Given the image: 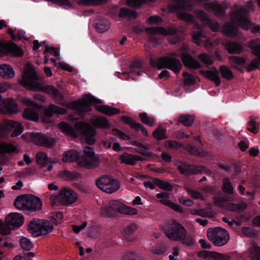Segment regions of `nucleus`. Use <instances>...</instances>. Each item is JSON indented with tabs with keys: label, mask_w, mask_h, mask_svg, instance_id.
<instances>
[{
	"label": "nucleus",
	"mask_w": 260,
	"mask_h": 260,
	"mask_svg": "<svg viewBox=\"0 0 260 260\" xmlns=\"http://www.w3.org/2000/svg\"><path fill=\"white\" fill-rule=\"evenodd\" d=\"M187 47L183 46L178 52H174L167 57H160L155 62L154 66L160 70L167 68L174 73H178L182 66L180 61L176 57L181 56L184 65L191 69H198L202 67L201 63L187 54Z\"/></svg>",
	"instance_id": "obj_1"
},
{
	"label": "nucleus",
	"mask_w": 260,
	"mask_h": 260,
	"mask_svg": "<svg viewBox=\"0 0 260 260\" xmlns=\"http://www.w3.org/2000/svg\"><path fill=\"white\" fill-rule=\"evenodd\" d=\"M194 3L200 4L206 10L212 11L217 16L222 15L224 13V9L221 5L216 1L211 2V0H177L173 10L177 13L179 19L187 23H191L194 20L193 16L184 11L191 10Z\"/></svg>",
	"instance_id": "obj_2"
},
{
	"label": "nucleus",
	"mask_w": 260,
	"mask_h": 260,
	"mask_svg": "<svg viewBox=\"0 0 260 260\" xmlns=\"http://www.w3.org/2000/svg\"><path fill=\"white\" fill-rule=\"evenodd\" d=\"M253 7L252 2H250L247 6H235L231 14L233 24L225 23L222 27V34L230 37H236L238 34L237 27L236 25H238L244 29H248L250 26L248 17L249 10L252 9Z\"/></svg>",
	"instance_id": "obj_3"
},
{
	"label": "nucleus",
	"mask_w": 260,
	"mask_h": 260,
	"mask_svg": "<svg viewBox=\"0 0 260 260\" xmlns=\"http://www.w3.org/2000/svg\"><path fill=\"white\" fill-rule=\"evenodd\" d=\"M101 103L102 102L101 100L94 98L90 94H87L84 95L78 101L69 104L68 107L79 111L87 112L90 110V105H93L99 112L107 115L112 116L120 112L119 109L112 108L105 105H100Z\"/></svg>",
	"instance_id": "obj_4"
},
{
	"label": "nucleus",
	"mask_w": 260,
	"mask_h": 260,
	"mask_svg": "<svg viewBox=\"0 0 260 260\" xmlns=\"http://www.w3.org/2000/svg\"><path fill=\"white\" fill-rule=\"evenodd\" d=\"M58 127L60 130L65 135L76 138L78 135H82L86 142L89 144H92L95 142L94 136L96 134L95 129L90 125L79 122L75 124L74 129L72 126L64 122L59 123Z\"/></svg>",
	"instance_id": "obj_5"
},
{
	"label": "nucleus",
	"mask_w": 260,
	"mask_h": 260,
	"mask_svg": "<svg viewBox=\"0 0 260 260\" xmlns=\"http://www.w3.org/2000/svg\"><path fill=\"white\" fill-rule=\"evenodd\" d=\"M24 217L22 214L12 212L9 213L6 217L4 224L0 220V233L3 235H8L11 231L17 230L23 223Z\"/></svg>",
	"instance_id": "obj_6"
},
{
	"label": "nucleus",
	"mask_w": 260,
	"mask_h": 260,
	"mask_svg": "<svg viewBox=\"0 0 260 260\" xmlns=\"http://www.w3.org/2000/svg\"><path fill=\"white\" fill-rule=\"evenodd\" d=\"M164 231L166 236L172 241H183L186 236L184 228L176 222L168 224L164 228Z\"/></svg>",
	"instance_id": "obj_7"
},
{
	"label": "nucleus",
	"mask_w": 260,
	"mask_h": 260,
	"mask_svg": "<svg viewBox=\"0 0 260 260\" xmlns=\"http://www.w3.org/2000/svg\"><path fill=\"white\" fill-rule=\"evenodd\" d=\"M208 239L217 246H221L228 243L230 237L228 232L220 228H211L207 232Z\"/></svg>",
	"instance_id": "obj_8"
},
{
	"label": "nucleus",
	"mask_w": 260,
	"mask_h": 260,
	"mask_svg": "<svg viewBox=\"0 0 260 260\" xmlns=\"http://www.w3.org/2000/svg\"><path fill=\"white\" fill-rule=\"evenodd\" d=\"M77 199L76 193L69 188H63L57 196H52L51 198V204L56 205L58 202L63 205H70Z\"/></svg>",
	"instance_id": "obj_9"
},
{
	"label": "nucleus",
	"mask_w": 260,
	"mask_h": 260,
	"mask_svg": "<svg viewBox=\"0 0 260 260\" xmlns=\"http://www.w3.org/2000/svg\"><path fill=\"white\" fill-rule=\"evenodd\" d=\"M37 80V75L34 72V91H41L49 94L56 100L62 101V95L55 87L51 85H45Z\"/></svg>",
	"instance_id": "obj_10"
},
{
	"label": "nucleus",
	"mask_w": 260,
	"mask_h": 260,
	"mask_svg": "<svg viewBox=\"0 0 260 260\" xmlns=\"http://www.w3.org/2000/svg\"><path fill=\"white\" fill-rule=\"evenodd\" d=\"M97 187L107 193H112L120 187L119 182L113 178L105 176L99 178L96 182Z\"/></svg>",
	"instance_id": "obj_11"
},
{
	"label": "nucleus",
	"mask_w": 260,
	"mask_h": 260,
	"mask_svg": "<svg viewBox=\"0 0 260 260\" xmlns=\"http://www.w3.org/2000/svg\"><path fill=\"white\" fill-rule=\"evenodd\" d=\"M53 229L52 224L47 220L34 218V237L48 234Z\"/></svg>",
	"instance_id": "obj_12"
},
{
	"label": "nucleus",
	"mask_w": 260,
	"mask_h": 260,
	"mask_svg": "<svg viewBox=\"0 0 260 260\" xmlns=\"http://www.w3.org/2000/svg\"><path fill=\"white\" fill-rule=\"evenodd\" d=\"M147 32L150 34H160L162 36H173L176 32V28L171 26L165 29L163 27H150L146 29ZM169 42L175 44L178 42L180 38L177 36H171L168 39Z\"/></svg>",
	"instance_id": "obj_13"
},
{
	"label": "nucleus",
	"mask_w": 260,
	"mask_h": 260,
	"mask_svg": "<svg viewBox=\"0 0 260 260\" xmlns=\"http://www.w3.org/2000/svg\"><path fill=\"white\" fill-rule=\"evenodd\" d=\"M11 54L13 56H21L23 54L22 49L13 42L0 43V56Z\"/></svg>",
	"instance_id": "obj_14"
},
{
	"label": "nucleus",
	"mask_w": 260,
	"mask_h": 260,
	"mask_svg": "<svg viewBox=\"0 0 260 260\" xmlns=\"http://www.w3.org/2000/svg\"><path fill=\"white\" fill-rule=\"evenodd\" d=\"M14 205L18 210L32 211V194H22L18 196L15 200Z\"/></svg>",
	"instance_id": "obj_15"
},
{
	"label": "nucleus",
	"mask_w": 260,
	"mask_h": 260,
	"mask_svg": "<svg viewBox=\"0 0 260 260\" xmlns=\"http://www.w3.org/2000/svg\"><path fill=\"white\" fill-rule=\"evenodd\" d=\"M2 129L7 133L12 132V137L18 136L23 132V127L20 123L10 120H6Z\"/></svg>",
	"instance_id": "obj_16"
},
{
	"label": "nucleus",
	"mask_w": 260,
	"mask_h": 260,
	"mask_svg": "<svg viewBox=\"0 0 260 260\" xmlns=\"http://www.w3.org/2000/svg\"><path fill=\"white\" fill-rule=\"evenodd\" d=\"M156 197L160 199L159 201L162 204L169 206L176 212H183V209L180 205L170 200V193L161 192L156 194Z\"/></svg>",
	"instance_id": "obj_17"
},
{
	"label": "nucleus",
	"mask_w": 260,
	"mask_h": 260,
	"mask_svg": "<svg viewBox=\"0 0 260 260\" xmlns=\"http://www.w3.org/2000/svg\"><path fill=\"white\" fill-rule=\"evenodd\" d=\"M18 83L25 89L32 90V66H29L28 70L24 71Z\"/></svg>",
	"instance_id": "obj_18"
},
{
	"label": "nucleus",
	"mask_w": 260,
	"mask_h": 260,
	"mask_svg": "<svg viewBox=\"0 0 260 260\" xmlns=\"http://www.w3.org/2000/svg\"><path fill=\"white\" fill-rule=\"evenodd\" d=\"M198 255L200 257L207 260H231V257L229 255L207 250L199 252Z\"/></svg>",
	"instance_id": "obj_19"
},
{
	"label": "nucleus",
	"mask_w": 260,
	"mask_h": 260,
	"mask_svg": "<svg viewBox=\"0 0 260 260\" xmlns=\"http://www.w3.org/2000/svg\"><path fill=\"white\" fill-rule=\"evenodd\" d=\"M196 16L200 19L204 24L208 25L212 31H217L220 29V26L218 23L215 20H210L207 14L201 10L197 11Z\"/></svg>",
	"instance_id": "obj_20"
},
{
	"label": "nucleus",
	"mask_w": 260,
	"mask_h": 260,
	"mask_svg": "<svg viewBox=\"0 0 260 260\" xmlns=\"http://www.w3.org/2000/svg\"><path fill=\"white\" fill-rule=\"evenodd\" d=\"M56 141L54 138L46 136L41 134H34V144L38 145H44L47 147H51Z\"/></svg>",
	"instance_id": "obj_21"
},
{
	"label": "nucleus",
	"mask_w": 260,
	"mask_h": 260,
	"mask_svg": "<svg viewBox=\"0 0 260 260\" xmlns=\"http://www.w3.org/2000/svg\"><path fill=\"white\" fill-rule=\"evenodd\" d=\"M178 169L181 174L188 175L202 172L204 168L203 167H195L186 163H183L178 167Z\"/></svg>",
	"instance_id": "obj_22"
},
{
	"label": "nucleus",
	"mask_w": 260,
	"mask_h": 260,
	"mask_svg": "<svg viewBox=\"0 0 260 260\" xmlns=\"http://www.w3.org/2000/svg\"><path fill=\"white\" fill-rule=\"evenodd\" d=\"M100 164L98 156H94L87 158H83L80 161V166L86 169H94Z\"/></svg>",
	"instance_id": "obj_23"
},
{
	"label": "nucleus",
	"mask_w": 260,
	"mask_h": 260,
	"mask_svg": "<svg viewBox=\"0 0 260 260\" xmlns=\"http://www.w3.org/2000/svg\"><path fill=\"white\" fill-rule=\"evenodd\" d=\"M197 30H194L192 34V38L193 42L198 45L204 44L207 46L208 44L209 40L202 34V30L200 27L197 26Z\"/></svg>",
	"instance_id": "obj_24"
},
{
	"label": "nucleus",
	"mask_w": 260,
	"mask_h": 260,
	"mask_svg": "<svg viewBox=\"0 0 260 260\" xmlns=\"http://www.w3.org/2000/svg\"><path fill=\"white\" fill-rule=\"evenodd\" d=\"M200 72L205 77L213 81L216 86H218L220 85L221 81L218 76V72L216 69L214 68L211 70H207L206 71H201Z\"/></svg>",
	"instance_id": "obj_25"
},
{
	"label": "nucleus",
	"mask_w": 260,
	"mask_h": 260,
	"mask_svg": "<svg viewBox=\"0 0 260 260\" xmlns=\"http://www.w3.org/2000/svg\"><path fill=\"white\" fill-rule=\"evenodd\" d=\"M119 160L122 163L128 165H135L137 161L141 160L142 159L139 156L125 153L119 156Z\"/></svg>",
	"instance_id": "obj_26"
},
{
	"label": "nucleus",
	"mask_w": 260,
	"mask_h": 260,
	"mask_svg": "<svg viewBox=\"0 0 260 260\" xmlns=\"http://www.w3.org/2000/svg\"><path fill=\"white\" fill-rule=\"evenodd\" d=\"M0 75L5 79H11L14 77L15 72L10 65L3 64L0 65Z\"/></svg>",
	"instance_id": "obj_27"
},
{
	"label": "nucleus",
	"mask_w": 260,
	"mask_h": 260,
	"mask_svg": "<svg viewBox=\"0 0 260 260\" xmlns=\"http://www.w3.org/2000/svg\"><path fill=\"white\" fill-rule=\"evenodd\" d=\"M121 119L124 123L129 125L132 128L137 131L141 130L144 136H147L148 135V132L146 129L144 128L140 124L135 122L129 117L123 116L121 117Z\"/></svg>",
	"instance_id": "obj_28"
},
{
	"label": "nucleus",
	"mask_w": 260,
	"mask_h": 260,
	"mask_svg": "<svg viewBox=\"0 0 260 260\" xmlns=\"http://www.w3.org/2000/svg\"><path fill=\"white\" fill-rule=\"evenodd\" d=\"M79 155L78 151L74 150H70L64 153L62 156V161L64 162L75 161L78 159Z\"/></svg>",
	"instance_id": "obj_29"
},
{
	"label": "nucleus",
	"mask_w": 260,
	"mask_h": 260,
	"mask_svg": "<svg viewBox=\"0 0 260 260\" xmlns=\"http://www.w3.org/2000/svg\"><path fill=\"white\" fill-rule=\"evenodd\" d=\"M17 148L12 144L5 141L0 143V152L2 153H12L17 151Z\"/></svg>",
	"instance_id": "obj_30"
},
{
	"label": "nucleus",
	"mask_w": 260,
	"mask_h": 260,
	"mask_svg": "<svg viewBox=\"0 0 260 260\" xmlns=\"http://www.w3.org/2000/svg\"><path fill=\"white\" fill-rule=\"evenodd\" d=\"M91 123L99 128H106L108 126V122L104 117L93 116L91 120Z\"/></svg>",
	"instance_id": "obj_31"
},
{
	"label": "nucleus",
	"mask_w": 260,
	"mask_h": 260,
	"mask_svg": "<svg viewBox=\"0 0 260 260\" xmlns=\"http://www.w3.org/2000/svg\"><path fill=\"white\" fill-rule=\"evenodd\" d=\"M67 111L65 109L60 108L53 104L50 105L45 112L47 116L51 117L53 113L57 114H64Z\"/></svg>",
	"instance_id": "obj_32"
},
{
	"label": "nucleus",
	"mask_w": 260,
	"mask_h": 260,
	"mask_svg": "<svg viewBox=\"0 0 260 260\" xmlns=\"http://www.w3.org/2000/svg\"><path fill=\"white\" fill-rule=\"evenodd\" d=\"M226 48L231 53L239 54L242 50V48L240 45L232 42L226 44Z\"/></svg>",
	"instance_id": "obj_33"
},
{
	"label": "nucleus",
	"mask_w": 260,
	"mask_h": 260,
	"mask_svg": "<svg viewBox=\"0 0 260 260\" xmlns=\"http://www.w3.org/2000/svg\"><path fill=\"white\" fill-rule=\"evenodd\" d=\"M109 206L112 210L121 213L124 204L118 200H112L109 202Z\"/></svg>",
	"instance_id": "obj_34"
},
{
	"label": "nucleus",
	"mask_w": 260,
	"mask_h": 260,
	"mask_svg": "<svg viewBox=\"0 0 260 260\" xmlns=\"http://www.w3.org/2000/svg\"><path fill=\"white\" fill-rule=\"evenodd\" d=\"M132 145L137 147L136 149V151L138 153L144 156L149 155V153L147 152L148 148L146 146L137 141H133Z\"/></svg>",
	"instance_id": "obj_35"
},
{
	"label": "nucleus",
	"mask_w": 260,
	"mask_h": 260,
	"mask_svg": "<svg viewBox=\"0 0 260 260\" xmlns=\"http://www.w3.org/2000/svg\"><path fill=\"white\" fill-rule=\"evenodd\" d=\"M76 1L80 5L86 6H96L106 3L107 0H76Z\"/></svg>",
	"instance_id": "obj_36"
},
{
	"label": "nucleus",
	"mask_w": 260,
	"mask_h": 260,
	"mask_svg": "<svg viewBox=\"0 0 260 260\" xmlns=\"http://www.w3.org/2000/svg\"><path fill=\"white\" fill-rule=\"evenodd\" d=\"M6 109L8 113L10 114H13L17 113L18 105L12 99H10L6 105Z\"/></svg>",
	"instance_id": "obj_37"
},
{
	"label": "nucleus",
	"mask_w": 260,
	"mask_h": 260,
	"mask_svg": "<svg viewBox=\"0 0 260 260\" xmlns=\"http://www.w3.org/2000/svg\"><path fill=\"white\" fill-rule=\"evenodd\" d=\"M247 207V204L244 202H241L239 204H231L228 205V209L233 211L240 212L245 209Z\"/></svg>",
	"instance_id": "obj_38"
},
{
	"label": "nucleus",
	"mask_w": 260,
	"mask_h": 260,
	"mask_svg": "<svg viewBox=\"0 0 260 260\" xmlns=\"http://www.w3.org/2000/svg\"><path fill=\"white\" fill-rule=\"evenodd\" d=\"M21 247L23 250L28 252L32 247V244L31 242L28 238L26 237H22L19 241Z\"/></svg>",
	"instance_id": "obj_39"
},
{
	"label": "nucleus",
	"mask_w": 260,
	"mask_h": 260,
	"mask_svg": "<svg viewBox=\"0 0 260 260\" xmlns=\"http://www.w3.org/2000/svg\"><path fill=\"white\" fill-rule=\"evenodd\" d=\"M36 162L41 167L44 166L47 164L48 158L46 153L39 152L36 154Z\"/></svg>",
	"instance_id": "obj_40"
},
{
	"label": "nucleus",
	"mask_w": 260,
	"mask_h": 260,
	"mask_svg": "<svg viewBox=\"0 0 260 260\" xmlns=\"http://www.w3.org/2000/svg\"><path fill=\"white\" fill-rule=\"evenodd\" d=\"M154 138L157 140L165 139L167 138L166 131L158 127L153 133Z\"/></svg>",
	"instance_id": "obj_41"
},
{
	"label": "nucleus",
	"mask_w": 260,
	"mask_h": 260,
	"mask_svg": "<svg viewBox=\"0 0 260 260\" xmlns=\"http://www.w3.org/2000/svg\"><path fill=\"white\" fill-rule=\"evenodd\" d=\"M110 27V24L107 20L101 21L97 24L96 29L100 32L103 33L107 31Z\"/></svg>",
	"instance_id": "obj_42"
},
{
	"label": "nucleus",
	"mask_w": 260,
	"mask_h": 260,
	"mask_svg": "<svg viewBox=\"0 0 260 260\" xmlns=\"http://www.w3.org/2000/svg\"><path fill=\"white\" fill-rule=\"evenodd\" d=\"M104 145L107 148H110L112 146V149L117 152H119L121 150L120 144L118 142H114L112 138H110L107 142H106Z\"/></svg>",
	"instance_id": "obj_43"
},
{
	"label": "nucleus",
	"mask_w": 260,
	"mask_h": 260,
	"mask_svg": "<svg viewBox=\"0 0 260 260\" xmlns=\"http://www.w3.org/2000/svg\"><path fill=\"white\" fill-rule=\"evenodd\" d=\"M248 130L250 132L256 134L257 132L258 124L256 122V118L251 117L247 125Z\"/></svg>",
	"instance_id": "obj_44"
},
{
	"label": "nucleus",
	"mask_w": 260,
	"mask_h": 260,
	"mask_svg": "<svg viewBox=\"0 0 260 260\" xmlns=\"http://www.w3.org/2000/svg\"><path fill=\"white\" fill-rule=\"evenodd\" d=\"M193 117L189 115H181L179 117V121L183 125L189 126H190L193 122Z\"/></svg>",
	"instance_id": "obj_45"
},
{
	"label": "nucleus",
	"mask_w": 260,
	"mask_h": 260,
	"mask_svg": "<svg viewBox=\"0 0 260 260\" xmlns=\"http://www.w3.org/2000/svg\"><path fill=\"white\" fill-rule=\"evenodd\" d=\"M154 183L156 184L159 188L168 191H170L172 189V185L168 182L163 181L159 179H155Z\"/></svg>",
	"instance_id": "obj_46"
},
{
	"label": "nucleus",
	"mask_w": 260,
	"mask_h": 260,
	"mask_svg": "<svg viewBox=\"0 0 260 260\" xmlns=\"http://www.w3.org/2000/svg\"><path fill=\"white\" fill-rule=\"evenodd\" d=\"M139 116L143 123L149 126H153L154 123V119L153 118L149 117L145 113L140 114Z\"/></svg>",
	"instance_id": "obj_47"
},
{
	"label": "nucleus",
	"mask_w": 260,
	"mask_h": 260,
	"mask_svg": "<svg viewBox=\"0 0 260 260\" xmlns=\"http://www.w3.org/2000/svg\"><path fill=\"white\" fill-rule=\"evenodd\" d=\"M220 72L222 77L227 80H231L233 78V75L231 71L225 66H221Z\"/></svg>",
	"instance_id": "obj_48"
},
{
	"label": "nucleus",
	"mask_w": 260,
	"mask_h": 260,
	"mask_svg": "<svg viewBox=\"0 0 260 260\" xmlns=\"http://www.w3.org/2000/svg\"><path fill=\"white\" fill-rule=\"evenodd\" d=\"M165 146L171 150H177L181 148V144L175 141L168 140L165 142Z\"/></svg>",
	"instance_id": "obj_49"
},
{
	"label": "nucleus",
	"mask_w": 260,
	"mask_h": 260,
	"mask_svg": "<svg viewBox=\"0 0 260 260\" xmlns=\"http://www.w3.org/2000/svg\"><path fill=\"white\" fill-rule=\"evenodd\" d=\"M223 190L229 194L233 193V187L228 178H224L223 180Z\"/></svg>",
	"instance_id": "obj_50"
},
{
	"label": "nucleus",
	"mask_w": 260,
	"mask_h": 260,
	"mask_svg": "<svg viewBox=\"0 0 260 260\" xmlns=\"http://www.w3.org/2000/svg\"><path fill=\"white\" fill-rule=\"evenodd\" d=\"M119 16L121 17L135 18L136 17V13L134 12L130 11L128 9L121 8L120 11Z\"/></svg>",
	"instance_id": "obj_51"
},
{
	"label": "nucleus",
	"mask_w": 260,
	"mask_h": 260,
	"mask_svg": "<svg viewBox=\"0 0 260 260\" xmlns=\"http://www.w3.org/2000/svg\"><path fill=\"white\" fill-rule=\"evenodd\" d=\"M199 58L203 63L207 66L211 64L213 62L212 58L205 53L200 54Z\"/></svg>",
	"instance_id": "obj_52"
},
{
	"label": "nucleus",
	"mask_w": 260,
	"mask_h": 260,
	"mask_svg": "<svg viewBox=\"0 0 260 260\" xmlns=\"http://www.w3.org/2000/svg\"><path fill=\"white\" fill-rule=\"evenodd\" d=\"M32 252H24L23 255H16L13 260H32Z\"/></svg>",
	"instance_id": "obj_53"
},
{
	"label": "nucleus",
	"mask_w": 260,
	"mask_h": 260,
	"mask_svg": "<svg viewBox=\"0 0 260 260\" xmlns=\"http://www.w3.org/2000/svg\"><path fill=\"white\" fill-rule=\"evenodd\" d=\"M198 214L203 217H212L214 215L213 210L210 208L200 210Z\"/></svg>",
	"instance_id": "obj_54"
},
{
	"label": "nucleus",
	"mask_w": 260,
	"mask_h": 260,
	"mask_svg": "<svg viewBox=\"0 0 260 260\" xmlns=\"http://www.w3.org/2000/svg\"><path fill=\"white\" fill-rule=\"evenodd\" d=\"M137 213L138 211L136 209L133 207H127L124 204V207L123 208L121 212L122 214L134 215L137 214Z\"/></svg>",
	"instance_id": "obj_55"
},
{
	"label": "nucleus",
	"mask_w": 260,
	"mask_h": 260,
	"mask_svg": "<svg viewBox=\"0 0 260 260\" xmlns=\"http://www.w3.org/2000/svg\"><path fill=\"white\" fill-rule=\"evenodd\" d=\"M141 65L139 63L136 62L132 64L128 74L140 75Z\"/></svg>",
	"instance_id": "obj_56"
},
{
	"label": "nucleus",
	"mask_w": 260,
	"mask_h": 260,
	"mask_svg": "<svg viewBox=\"0 0 260 260\" xmlns=\"http://www.w3.org/2000/svg\"><path fill=\"white\" fill-rule=\"evenodd\" d=\"M183 76L185 77L184 82L186 85H190L194 83L196 79L192 75L184 73Z\"/></svg>",
	"instance_id": "obj_57"
},
{
	"label": "nucleus",
	"mask_w": 260,
	"mask_h": 260,
	"mask_svg": "<svg viewBox=\"0 0 260 260\" xmlns=\"http://www.w3.org/2000/svg\"><path fill=\"white\" fill-rule=\"evenodd\" d=\"M34 212H38L42 208V203L40 198L34 196Z\"/></svg>",
	"instance_id": "obj_58"
},
{
	"label": "nucleus",
	"mask_w": 260,
	"mask_h": 260,
	"mask_svg": "<svg viewBox=\"0 0 260 260\" xmlns=\"http://www.w3.org/2000/svg\"><path fill=\"white\" fill-rule=\"evenodd\" d=\"M112 134L117 136L121 140H126L129 139V138L128 136L116 128H114L112 129Z\"/></svg>",
	"instance_id": "obj_59"
},
{
	"label": "nucleus",
	"mask_w": 260,
	"mask_h": 260,
	"mask_svg": "<svg viewBox=\"0 0 260 260\" xmlns=\"http://www.w3.org/2000/svg\"><path fill=\"white\" fill-rule=\"evenodd\" d=\"M229 60L231 63H236L238 65H242L245 63V59L241 57L231 56Z\"/></svg>",
	"instance_id": "obj_60"
},
{
	"label": "nucleus",
	"mask_w": 260,
	"mask_h": 260,
	"mask_svg": "<svg viewBox=\"0 0 260 260\" xmlns=\"http://www.w3.org/2000/svg\"><path fill=\"white\" fill-rule=\"evenodd\" d=\"M248 46L251 50L260 52V43L253 40L248 43Z\"/></svg>",
	"instance_id": "obj_61"
},
{
	"label": "nucleus",
	"mask_w": 260,
	"mask_h": 260,
	"mask_svg": "<svg viewBox=\"0 0 260 260\" xmlns=\"http://www.w3.org/2000/svg\"><path fill=\"white\" fill-rule=\"evenodd\" d=\"M95 155V152L90 147H85L84 149V156L83 158H87Z\"/></svg>",
	"instance_id": "obj_62"
},
{
	"label": "nucleus",
	"mask_w": 260,
	"mask_h": 260,
	"mask_svg": "<svg viewBox=\"0 0 260 260\" xmlns=\"http://www.w3.org/2000/svg\"><path fill=\"white\" fill-rule=\"evenodd\" d=\"M162 21V19L156 16H150L147 20V23L151 25L156 24Z\"/></svg>",
	"instance_id": "obj_63"
},
{
	"label": "nucleus",
	"mask_w": 260,
	"mask_h": 260,
	"mask_svg": "<svg viewBox=\"0 0 260 260\" xmlns=\"http://www.w3.org/2000/svg\"><path fill=\"white\" fill-rule=\"evenodd\" d=\"M49 53L51 55L57 57L59 55V51L57 48L54 47H46V49L44 52V54Z\"/></svg>",
	"instance_id": "obj_64"
}]
</instances>
